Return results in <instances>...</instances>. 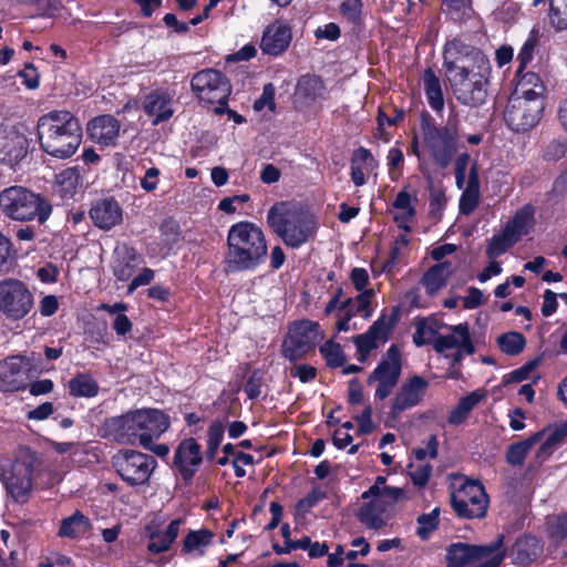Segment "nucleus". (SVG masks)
Wrapping results in <instances>:
<instances>
[{"mask_svg": "<svg viewBox=\"0 0 567 567\" xmlns=\"http://www.w3.org/2000/svg\"><path fill=\"white\" fill-rule=\"evenodd\" d=\"M444 76L456 100L467 106L482 105L487 96L491 64L478 49L458 40L444 48Z\"/></svg>", "mask_w": 567, "mask_h": 567, "instance_id": "nucleus-1", "label": "nucleus"}, {"mask_svg": "<svg viewBox=\"0 0 567 567\" xmlns=\"http://www.w3.org/2000/svg\"><path fill=\"white\" fill-rule=\"evenodd\" d=\"M267 252V240L260 227L251 221L230 226L225 257L227 271L254 270L264 262Z\"/></svg>", "mask_w": 567, "mask_h": 567, "instance_id": "nucleus-2", "label": "nucleus"}, {"mask_svg": "<svg viewBox=\"0 0 567 567\" xmlns=\"http://www.w3.org/2000/svg\"><path fill=\"white\" fill-rule=\"evenodd\" d=\"M38 135L45 153L56 158H68L81 144L82 128L69 111H52L39 118Z\"/></svg>", "mask_w": 567, "mask_h": 567, "instance_id": "nucleus-3", "label": "nucleus"}, {"mask_svg": "<svg viewBox=\"0 0 567 567\" xmlns=\"http://www.w3.org/2000/svg\"><path fill=\"white\" fill-rule=\"evenodd\" d=\"M460 134L457 122L449 120L437 127L429 122L422 124L421 140L414 137L411 151L420 161V171L427 174L423 161L427 156L440 168L447 167L458 150Z\"/></svg>", "mask_w": 567, "mask_h": 567, "instance_id": "nucleus-4", "label": "nucleus"}, {"mask_svg": "<svg viewBox=\"0 0 567 567\" xmlns=\"http://www.w3.org/2000/svg\"><path fill=\"white\" fill-rule=\"evenodd\" d=\"M269 227L291 247L299 248L311 239L317 230V221L308 210L290 203H278L267 214Z\"/></svg>", "mask_w": 567, "mask_h": 567, "instance_id": "nucleus-5", "label": "nucleus"}, {"mask_svg": "<svg viewBox=\"0 0 567 567\" xmlns=\"http://www.w3.org/2000/svg\"><path fill=\"white\" fill-rule=\"evenodd\" d=\"M40 464L37 452L28 446H20L12 462L0 458V481L17 503L28 501L33 488L34 471Z\"/></svg>", "mask_w": 567, "mask_h": 567, "instance_id": "nucleus-6", "label": "nucleus"}, {"mask_svg": "<svg viewBox=\"0 0 567 567\" xmlns=\"http://www.w3.org/2000/svg\"><path fill=\"white\" fill-rule=\"evenodd\" d=\"M403 496L399 487L385 485V478L378 476L374 484L362 494L367 501L358 512L359 520L371 529H380L386 525L389 509Z\"/></svg>", "mask_w": 567, "mask_h": 567, "instance_id": "nucleus-7", "label": "nucleus"}, {"mask_svg": "<svg viewBox=\"0 0 567 567\" xmlns=\"http://www.w3.org/2000/svg\"><path fill=\"white\" fill-rule=\"evenodd\" d=\"M0 208L11 219L20 221L37 218L39 223H44L52 212L44 198L21 186H12L0 193Z\"/></svg>", "mask_w": 567, "mask_h": 567, "instance_id": "nucleus-8", "label": "nucleus"}, {"mask_svg": "<svg viewBox=\"0 0 567 567\" xmlns=\"http://www.w3.org/2000/svg\"><path fill=\"white\" fill-rule=\"evenodd\" d=\"M504 555L503 537L483 546L454 543L446 549L447 567H465L474 563L480 564L477 567H498Z\"/></svg>", "mask_w": 567, "mask_h": 567, "instance_id": "nucleus-9", "label": "nucleus"}, {"mask_svg": "<svg viewBox=\"0 0 567 567\" xmlns=\"http://www.w3.org/2000/svg\"><path fill=\"white\" fill-rule=\"evenodd\" d=\"M374 290H365L354 298H347L340 300L341 289L326 306V315H334L337 319V331L348 332L357 330L359 327L352 319L355 316H361L364 320L371 318L373 309L371 307V300L374 297Z\"/></svg>", "mask_w": 567, "mask_h": 567, "instance_id": "nucleus-10", "label": "nucleus"}, {"mask_svg": "<svg viewBox=\"0 0 567 567\" xmlns=\"http://www.w3.org/2000/svg\"><path fill=\"white\" fill-rule=\"evenodd\" d=\"M34 308L28 285L16 278L0 280V312L11 321L25 318Z\"/></svg>", "mask_w": 567, "mask_h": 567, "instance_id": "nucleus-11", "label": "nucleus"}, {"mask_svg": "<svg viewBox=\"0 0 567 567\" xmlns=\"http://www.w3.org/2000/svg\"><path fill=\"white\" fill-rule=\"evenodd\" d=\"M117 474L131 486L146 484L157 466L156 460L134 450H122L113 456Z\"/></svg>", "mask_w": 567, "mask_h": 567, "instance_id": "nucleus-12", "label": "nucleus"}, {"mask_svg": "<svg viewBox=\"0 0 567 567\" xmlns=\"http://www.w3.org/2000/svg\"><path fill=\"white\" fill-rule=\"evenodd\" d=\"M451 503L460 517L483 518L488 508V496L480 481L465 480L451 495Z\"/></svg>", "mask_w": 567, "mask_h": 567, "instance_id": "nucleus-13", "label": "nucleus"}, {"mask_svg": "<svg viewBox=\"0 0 567 567\" xmlns=\"http://www.w3.org/2000/svg\"><path fill=\"white\" fill-rule=\"evenodd\" d=\"M192 90L199 101L219 104L215 109L217 113L224 111L227 99L231 92L230 84L226 76L214 69H206L197 72L192 79Z\"/></svg>", "mask_w": 567, "mask_h": 567, "instance_id": "nucleus-14", "label": "nucleus"}, {"mask_svg": "<svg viewBox=\"0 0 567 567\" xmlns=\"http://www.w3.org/2000/svg\"><path fill=\"white\" fill-rule=\"evenodd\" d=\"M544 100L522 97L514 94L509 97L504 111V121L515 132H526L540 120Z\"/></svg>", "mask_w": 567, "mask_h": 567, "instance_id": "nucleus-15", "label": "nucleus"}, {"mask_svg": "<svg viewBox=\"0 0 567 567\" xmlns=\"http://www.w3.org/2000/svg\"><path fill=\"white\" fill-rule=\"evenodd\" d=\"M321 338L317 322L310 320L295 322L284 340L282 353L287 359L295 361L308 353Z\"/></svg>", "mask_w": 567, "mask_h": 567, "instance_id": "nucleus-16", "label": "nucleus"}, {"mask_svg": "<svg viewBox=\"0 0 567 567\" xmlns=\"http://www.w3.org/2000/svg\"><path fill=\"white\" fill-rule=\"evenodd\" d=\"M401 369L400 350L396 346H391L368 378L369 383H377L375 399L384 400L390 395L399 381Z\"/></svg>", "mask_w": 567, "mask_h": 567, "instance_id": "nucleus-17", "label": "nucleus"}, {"mask_svg": "<svg viewBox=\"0 0 567 567\" xmlns=\"http://www.w3.org/2000/svg\"><path fill=\"white\" fill-rule=\"evenodd\" d=\"M429 382L423 377L413 375L404 380L390 402L389 417L398 420L402 413L419 405L426 393Z\"/></svg>", "mask_w": 567, "mask_h": 567, "instance_id": "nucleus-18", "label": "nucleus"}, {"mask_svg": "<svg viewBox=\"0 0 567 567\" xmlns=\"http://www.w3.org/2000/svg\"><path fill=\"white\" fill-rule=\"evenodd\" d=\"M136 442L148 446L151 439H158L169 427V417L157 409H138L132 411Z\"/></svg>", "mask_w": 567, "mask_h": 567, "instance_id": "nucleus-19", "label": "nucleus"}, {"mask_svg": "<svg viewBox=\"0 0 567 567\" xmlns=\"http://www.w3.org/2000/svg\"><path fill=\"white\" fill-rule=\"evenodd\" d=\"M396 317L398 310H394L389 318L383 313L373 322L367 332L353 337V343L357 347L360 361H364L372 350L388 341L390 331L395 324Z\"/></svg>", "mask_w": 567, "mask_h": 567, "instance_id": "nucleus-20", "label": "nucleus"}, {"mask_svg": "<svg viewBox=\"0 0 567 567\" xmlns=\"http://www.w3.org/2000/svg\"><path fill=\"white\" fill-rule=\"evenodd\" d=\"M176 93L174 90L157 87L144 95L142 110L152 118L153 125L168 121L175 113Z\"/></svg>", "mask_w": 567, "mask_h": 567, "instance_id": "nucleus-21", "label": "nucleus"}, {"mask_svg": "<svg viewBox=\"0 0 567 567\" xmlns=\"http://www.w3.org/2000/svg\"><path fill=\"white\" fill-rule=\"evenodd\" d=\"M434 349L440 353H444L447 350H455L453 358L454 363L460 362L464 354H472L474 352V346L471 341L468 326L466 323H460L450 327L446 334H439L434 340Z\"/></svg>", "mask_w": 567, "mask_h": 567, "instance_id": "nucleus-22", "label": "nucleus"}, {"mask_svg": "<svg viewBox=\"0 0 567 567\" xmlns=\"http://www.w3.org/2000/svg\"><path fill=\"white\" fill-rule=\"evenodd\" d=\"M202 463V446L195 439H185L177 445L173 465L184 481L189 482Z\"/></svg>", "mask_w": 567, "mask_h": 567, "instance_id": "nucleus-23", "label": "nucleus"}, {"mask_svg": "<svg viewBox=\"0 0 567 567\" xmlns=\"http://www.w3.org/2000/svg\"><path fill=\"white\" fill-rule=\"evenodd\" d=\"M184 525L183 517L171 520L166 527H162L156 520L151 522L145 528L148 538L147 550L155 555L169 550Z\"/></svg>", "mask_w": 567, "mask_h": 567, "instance_id": "nucleus-24", "label": "nucleus"}, {"mask_svg": "<svg viewBox=\"0 0 567 567\" xmlns=\"http://www.w3.org/2000/svg\"><path fill=\"white\" fill-rule=\"evenodd\" d=\"M100 435L122 444H136V432L132 411L125 414L112 416L104 421L99 429Z\"/></svg>", "mask_w": 567, "mask_h": 567, "instance_id": "nucleus-25", "label": "nucleus"}, {"mask_svg": "<svg viewBox=\"0 0 567 567\" xmlns=\"http://www.w3.org/2000/svg\"><path fill=\"white\" fill-rule=\"evenodd\" d=\"M291 38L290 27L282 20H276L264 31L260 49L266 54L279 55L287 50Z\"/></svg>", "mask_w": 567, "mask_h": 567, "instance_id": "nucleus-26", "label": "nucleus"}, {"mask_svg": "<svg viewBox=\"0 0 567 567\" xmlns=\"http://www.w3.org/2000/svg\"><path fill=\"white\" fill-rule=\"evenodd\" d=\"M326 86L315 74L300 76L295 89V103L299 107L311 106L326 97Z\"/></svg>", "mask_w": 567, "mask_h": 567, "instance_id": "nucleus-27", "label": "nucleus"}, {"mask_svg": "<svg viewBox=\"0 0 567 567\" xmlns=\"http://www.w3.org/2000/svg\"><path fill=\"white\" fill-rule=\"evenodd\" d=\"M89 214L93 224L103 230L112 229L121 224L123 219V210L120 204L112 198L96 200Z\"/></svg>", "mask_w": 567, "mask_h": 567, "instance_id": "nucleus-28", "label": "nucleus"}, {"mask_svg": "<svg viewBox=\"0 0 567 567\" xmlns=\"http://www.w3.org/2000/svg\"><path fill=\"white\" fill-rule=\"evenodd\" d=\"M214 538L210 529H190L182 540L181 555L192 559L202 558L214 544Z\"/></svg>", "mask_w": 567, "mask_h": 567, "instance_id": "nucleus-29", "label": "nucleus"}, {"mask_svg": "<svg viewBox=\"0 0 567 567\" xmlns=\"http://www.w3.org/2000/svg\"><path fill=\"white\" fill-rule=\"evenodd\" d=\"M417 202L416 196L411 195L405 189H402L395 196L392 203L393 220L399 228L405 233L411 231L412 224L414 223L416 210L414 204Z\"/></svg>", "mask_w": 567, "mask_h": 567, "instance_id": "nucleus-30", "label": "nucleus"}, {"mask_svg": "<svg viewBox=\"0 0 567 567\" xmlns=\"http://www.w3.org/2000/svg\"><path fill=\"white\" fill-rule=\"evenodd\" d=\"M87 131L92 140L107 146L118 137L120 123L112 115H102L90 122Z\"/></svg>", "mask_w": 567, "mask_h": 567, "instance_id": "nucleus-31", "label": "nucleus"}, {"mask_svg": "<svg viewBox=\"0 0 567 567\" xmlns=\"http://www.w3.org/2000/svg\"><path fill=\"white\" fill-rule=\"evenodd\" d=\"M543 548L536 537L524 536L517 539L511 550V556L517 565H529L542 554Z\"/></svg>", "mask_w": 567, "mask_h": 567, "instance_id": "nucleus-32", "label": "nucleus"}, {"mask_svg": "<svg viewBox=\"0 0 567 567\" xmlns=\"http://www.w3.org/2000/svg\"><path fill=\"white\" fill-rule=\"evenodd\" d=\"M377 167V161L371 152L364 147L354 151L351 158V179L355 186L365 184V173L373 172Z\"/></svg>", "mask_w": 567, "mask_h": 567, "instance_id": "nucleus-33", "label": "nucleus"}, {"mask_svg": "<svg viewBox=\"0 0 567 567\" xmlns=\"http://www.w3.org/2000/svg\"><path fill=\"white\" fill-rule=\"evenodd\" d=\"M535 209L530 205H525L518 209L514 217L504 227L509 234H512L516 240H519L523 236L529 234L535 225Z\"/></svg>", "mask_w": 567, "mask_h": 567, "instance_id": "nucleus-34", "label": "nucleus"}, {"mask_svg": "<svg viewBox=\"0 0 567 567\" xmlns=\"http://www.w3.org/2000/svg\"><path fill=\"white\" fill-rule=\"evenodd\" d=\"M452 274L450 262H440L431 267L422 278V285L429 295L436 293L442 289Z\"/></svg>", "mask_w": 567, "mask_h": 567, "instance_id": "nucleus-35", "label": "nucleus"}, {"mask_svg": "<svg viewBox=\"0 0 567 567\" xmlns=\"http://www.w3.org/2000/svg\"><path fill=\"white\" fill-rule=\"evenodd\" d=\"M91 528L90 519L84 516L80 511H76L71 516L62 519L59 536L68 538H79L85 535Z\"/></svg>", "mask_w": 567, "mask_h": 567, "instance_id": "nucleus-36", "label": "nucleus"}, {"mask_svg": "<svg viewBox=\"0 0 567 567\" xmlns=\"http://www.w3.org/2000/svg\"><path fill=\"white\" fill-rule=\"evenodd\" d=\"M81 186V177L76 168L69 167L55 176L54 190L62 198L73 197Z\"/></svg>", "mask_w": 567, "mask_h": 567, "instance_id": "nucleus-37", "label": "nucleus"}, {"mask_svg": "<svg viewBox=\"0 0 567 567\" xmlns=\"http://www.w3.org/2000/svg\"><path fill=\"white\" fill-rule=\"evenodd\" d=\"M424 91L430 106L434 111H441L444 107V97L440 79L435 73L427 69L423 74Z\"/></svg>", "mask_w": 567, "mask_h": 567, "instance_id": "nucleus-38", "label": "nucleus"}, {"mask_svg": "<svg viewBox=\"0 0 567 567\" xmlns=\"http://www.w3.org/2000/svg\"><path fill=\"white\" fill-rule=\"evenodd\" d=\"M515 94H519L522 97L544 100L545 85L538 74L526 72L522 75Z\"/></svg>", "mask_w": 567, "mask_h": 567, "instance_id": "nucleus-39", "label": "nucleus"}, {"mask_svg": "<svg viewBox=\"0 0 567 567\" xmlns=\"http://www.w3.org/2000/svg\"><path fill=\"white\" fill-rule=\"evenodd\" d=\"M69 392L75 398H93L99 393L97 382L86 373H79L69 381Z\"/></svg>", "mask_w": 567, "mask_h": 567, "instance_id": "nucleus-40", "label": "nucleus"}, {"mask_svg": "<svg viewBox=\"0 0 567 567\" xmlns=\"http://www.w3.org/2000/svg\"><path fill=\"white\" fill-rule=\"evenodd\" d=\"M542 436V433H536L524 441L512 444L506 453L507 462L514 466L522 465L527 453L540 441Z\"/></svg>", "mask_w": 567, "mask_h": 567, "instance_id": "nucleus-41", "label": "nucleus"}, {"mask_svg": "<svg viewBox=\"0 0 567 567\" xmlns=\"http://www.w3.org/2000/svg\"><path fill=\"white\" fill-rule=\"evenodd\" d=\"M437 322L434 319L423 318L415 322V331L413 333V342L417 346L433 343L437 338Z\"/></svg>", "mask_w": 567, "mask_h": 567, "instance_id": "nucleus-42", "label": "nucleus"}, {"mask_svg": "<svg viewBox=\"0 0 567 567\" xmlns=\"http://www.w3.org/2000/svg\"><path fill=\"white\" fill-rule=\"evenodd\" d=\"M22 370V359L19 355H12L0 362V381L8 389H18L16 375Z\"/></svg>", "mask_w": 567, "mask_h": 567, "instance_id": "nucleus-43", "label": "nucleus"}, {"mask_svg": "<svg viewBox=\"0 0 567 567\" xmlns=\"http://www.w3.org/2000/svg\"><path fill=\"white\" fill-rule=\"evenodd\" d=\"M483 399V395L477 392H472L471 394L462 398L456 408L451 412L449 416L450 424H461L468 415L471 410L480 403Z\"/></svg>", "mask_w": 567, "mask_h": 567, "instance_id": "nucleus-44", "label": "nucleus"}, {"mask_svg": "<svg viewBox=\"0 0 567 567\" xmlns=\"http://www.w3.org/2000/svg\"><path fill=\"white\" fill-rule=\"evenodd\" d=\"M518 240L509 234L505 228L494 235L487 245L486 255L488 258H496L503 254H505L512 246H514Z\"/></svg>", "mask_w": 567, "mask_h": 567, "instance_id": "nucleus-45", "label": "nucleus"}, {"mask_svg": "<svg viewBox=\"0 0 567 567\" xmlns=\"http://www.w3.org/2000/svg\"><path fill=\"white\" fill-rule=\"evenodd\" d=\"M526 344L524 336L519 332H507L498 337L501 350L509 355L520 353Z\"/></svg>", "mask_w": 567, "mask_h": 567, "instance_id": "nucleus-46", "label": "nucleus"}, {"mask_svg": "<svg viewBox=\"0 0 567 567\" xmlns=\"http://www.w3.org/2000/svg\"><path fill=\"white\" fill-rule=\"evenodd\" d=\"M224 425L219 421H215L209 425L205 452L207 460H213L216 456V453L224 437Z\"/></svg>", "mask_w": 567, "mask_h": 567, "instance_id": "nucleus-47", "label": "nucleus"}, {"mask_svg": "<svg viewBox=\"0 0 567 567\" xmlns=\"http://www.w3.org/2000/svg\"><path fill=\"white\" fill-rule=\"evenodd\" d=\"M340 14L353 25H360L363 18V3L361 0H343L340 4Z\"/></svg>", "mask_w": 567, "mask_h": 567, "instance_id": "nucleus-48", "label": "nucleus"}, {"mask_svg": "<svg viewBox=\"0 0 567 567\" xmlns=\"http://www.w3.org/2000/svg\"><path fill=\"white\" fill-rule=\"evenodd\" d=\"M320 353L324 358L327 364L332 368L340 367L344 363V353L341 346L333 340H328L320 347Z\"/></svg>", "mask_w": 567, "mask_h": 567, "instance_id": "nucleus-49", "label": "nucleus"}, {"mask_svg": "<svg viewBox=\"0 0 567 567\" xmlns=\"http://www.w3.org/2000/svg\"><path fill=\"white\" fill-rule=\"evenodd\" d=\"M161 240L166 252L179 240V226L172 219L164 220L159 227Z\"/></svg>", "mask_w": 567, "mask_h": 567, "instance_id": "nucleus-50", "label": "nucleus"}, {"mask_svg": "<svg viewBox=\"0 0 567 567\" xmlns=\"http://www.w3.org/2000/svg\"><path fill=\"white\" fill-rule=\"evenodd\" d=\"M439 515L440 508H434L429 514H423L417 518V529L416 534L422 539H427L433 530L437 528L439 525Z\"/></svg>", "mask_w": 567, "mask_h": 567, "instance_id": "nucleus-51", "label": "nucleus"}, {"mask_svg": "<svg viewBox=\"0 0 567 567\" xmlns=\"http://www.w3.org/2000/svg\"><path fill=\"white\" fill-rule=\"evenodd\" d=\"M549 19L556 29H567V0H550Z\"/></svg>", "mask_w": 567, "mask_h": 567, "instance_id": "nucleus-52", "label": "nucleus"}, {"mask_svg": "<svg viewBox=\"0 0 567 567\" xmlns=\"http://www.w3.org/2000/svg\"><path fill=\"white\" fill-rule=\"evenodd\" d=\"M460 198V212L464 215L472 214L480 203L481 190L475 188L463 187Z\"/></svg>", "mask_w": 567, "mask_h": 567, "instance_id": "nucleus-53", "label": "nucleus"}, {"mask_svg": "<svg viewBox=\"0 0 567 567\" xmlns=\"http://www.w3.org/2000/svg\"><path fill=\"white\" fill-rule=\"evenodd\" d=\"M16 259L13 244L9 237L0 233V272L9 268Z\"/></svg>", "mask_w": 567, "mask_h": 567, "instance_id": "nucleus-54", "label": "nucleus"}, {"mask_svg": "<svg viewBox=\"0 0 567 567\" xmlns=\"http://www.w3.org/2000/svg\"><path fill=\"white\" fill-rule=\"evenodd\" d=\"M540 433L543 434L540 441L556 451L567 436V423L556 426L555 429L542 431Z\"/></svg>", "mask_w": 567, "mask_h": 567, "instance_id": "nucleus-55", "label": "nucleus"}, {"mask_svg": "<svg viewBox=\"0 0 567 567\" xmlns=\"http://www.w3.org/2000/svg\"><path fill=\"white\" fill-rule=\"evenodd\" d=\"M536 47L537 38L534 33H532L523 44L517 55V61L519 63L517 73H520L525 69V66L533 60Z\"/></svg>", "mask_w": 567, "mask_h": 567, "instance_id": "nucleus-56", "label": "nucleus"}, {"mask_svg": "<svg viewBox=\"0 0 567 567\" xmlns=\"http://www.w3.org/2000/svg\"><path fill=\"white\" fill-rule=\"evenodd\" d=\"M567 152V143L563 140H551L546 144L543 151L544 159L548 162H556L563 158Z\"/></svg>", "mask_w": 567, "mask_h": 567, "instance_id": "nucleus-57", "label": "nucleus"}, {"mask_svg": "<svg viewBox=\"0 0 567 567\" xmlns=\"http://www.w3.org/2000/svg\"><path fill=\"white\" fill-rule=\"evenodd\" d=\"M548 532L553 538L564 539L567 537V512L559 516L549 517L547 520Z\"/></svg>", "mask_w": 567, "mask_h": 567, "instance_id": "nucleus-58", "label": "nucleus"}, {"mask_svg": "<svg viewBox=\"0 0 567 567\" xmlns=\"http://www.w3.org/2000/svg\"><path fill=\"white\" fill-rule=\"evenodd\" d=\"M431 473L432 467L429 464L420 463L410 465V476L416 486H424L427 483Z\"/></svg>", "mask_w": 567, "mask_h": 567, "instance_id": "nucleus-59", "label": "nucleus"}, {"mask_svg": "<svg viewBox=\"0 0 567 567\" xmlns=\"http://www.w3.org/2000/svg\"><path fill=\"white\" fill-rule=\"evenodd\" d=\"M275 105V87L271 83H268L264 86L260 97L255 101L254 109L256 111H261L267 107L268 110L274 111Z\"/></svg>", "mask_w": 567, "mask_h": 567, "instance_id": "nucleus-60", "label": "nucleus"}, {"mask_svg": "<svg viewBox=\"0 0 567 567\" xmlns=\"http://www.w3.org/2000/svg\"><path fill=\"white\" fill-rule=\"evenodd\" d=\"M471 157L467 153H462L455 161V183L458 188H463L466 179V169L470 165Z\"/></svg>", "mask_w": 567, "mask_h": 567, "instance_id": "nucleus-61", "label": "nucleus"}, {"mask_svg": "<svg viewBox=\"0 0 567 567\" xmlns=\"http://www.w3.org/2000/svg\"><path fill=\"white\" fill-rule=\"evenodd\" d=\"M350 279L359 293L369 290L367 288L369 284V274L367 269L360 267L353 268L350 274Z\"/></svg>", "mask_w": 567, "mask_h": 567, "instance_id": "nucleus-62", "label": "nucleus"}, {"mask_svg": "<svg viewBox=\"0 0 567 567\" xmlns=\"http://www.w3.org/2000/svg\"><path fill=\"white\" fill-rule=\"evenodd\" d=\"M261 375L258 371H254L245 384V392L251 400L258 398L261 393Z\"/></svg>", "mask_w": 567, "mask_h": 567, "instance_id": "nucleus-63", "label": "nucleus"}, {"mask_svg": "<svg viewBox=\"0 0 567 567\" xmlns=\"http://www.w3.org/2000/svg\"><path fill=\"white\" fill-rule=\"evenodd\" d=\"M464 309H476L483 303V292L475 287H470L467 295L462 298Z\"/></svg>", "mask_w": 567, "mask_h": 567, "instance_id": "nucleus-64", "label": "nucleus"}]
</instances>
